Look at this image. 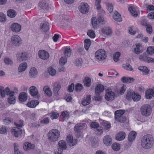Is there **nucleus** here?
<instances>
[{
	"instance_id": "1",
	"label": "nucleus",
	"mask_w": 154,
	"mask_h": 154,
	"mask_svg": "<svg viewBox=\"0 0 154 154\" xmlns=\"http://www.w3.org/2000/svg\"><path fill=\"white\" fill-rule=\"evenodd\" d=\"M140 143L141 146L144 149H150L154 145V138L151 134L145 135L141 137Z\"/></svg>"
},
{
	"instance_id": "2",
	"label": "nucleus",
	"mask_w": 154,
	"mask_h": 154,
	"mask_svg": "<svg viewBox=\"0 0 154 154\" xmlns=\"http://www.w3.org/2000/svg\"><path fill=\"white\" fill-rule=\"evenodd\" d=\"M48 140L51 142H54L58 140L60 136V132L57 129L50 130L48 134Z\"/></svg>"
},
{
	"instance_id": "3",
	"label": "nucleus",
	"mask_w": 154,
	"mask_h": 154,
	"mask_svg": "<svg viewBox=\"0 0 154 154\" xmlns=\"http://www.w3.org/2000/svg\"><path fill=\"white\" fill-rule=\"evenodd\" d=\"M152 112V108L149 105L144 104L140 107V112L141 114L145 117H148L150 115Z\"/></svg>"
},
{
	"instance_id": "4",
	"label": "nucleus",
	"mask_w": 154,
	"mask_h": 154,
	"mask_svg": "<svg viewBox=\"0 0 154 154\" xmlns=\"http://www.w3.org/2000/svg\"><path fill=\"white\" fill-rule=\"evenodd\" d=\"M95 55L96 59L99 60H104L106 57L105 51L102 49L97 50L95 53Z\"/></svg>"
},
{
	"instance_id": "5",
	"label": "nucleus",
	"mask_w": 154,
	"mask_h": 154,
	"mask_svg": "<svg viewBox=\"0 0 154 154\" xmlns=\"http://www.w3.org/2000/svg\"><path fill=\"white\" fill-rule=\"evenodd\" d=\"M11 40L12 44L16 47L20 46L22 43V40L20 37L17 35H13Z\"/></svg>"
},
{
	"instance_id": "6",
	"label": "nucleus",
	"mask_w": 154,
	"mask_h": 154,
	"mask_svg": "<svg viewBox=\"0 0 154 154\" xmlns=\"http://www.w3.org/2000/svg\"><path fill=\"white\" fill-rule=\"evenodd\" d=\"M115 97V93L110 89H107L106 90V94L105 98L107 101L113 100Z\"/></svg>"
},
{
	"instance_id": "7",
	"label": "nucleus",
	"mask_w": 154,
	"mask_h": 154,
	"mask_svg": "<svg viewBox=\"0 0 154 154\" xmlns=\"http://www.w3.org/2000/svg\"><path fill=\"white\" fill-rule=\"evenodd\" d=\"M139 58L140 60L148 63L154 62V59L151 57H148V54L146 52L139 56Z\"/></svg>"
},
{
	"instance_id": "8",
	"label": "nucleus",
	"mask_w": 154,
	"mask_h": 154,
	"mask_svg": "<svg viewBox=\"0 0 154 154\" xmlns=\"http://www.w3.org/2000/svg\"><path fill=\"white\" fill-rule=\"evenodd\" d=\"M79 11L83 14H86L88 12L89 7L88 5L86 3H82L78 7Z\"/></svg>"
},
{
	"instance_id": "9",
	"label": "nucleus",
	"mask_w": 154,
	"mask_h": 154,
	"mask_svg": "<svg viewBox=\"0 0 154 154\" xmlns=\"http://www.w3.org/2000/svg\"><path fill=\"white\" fill-rule=\"evenodd\" d=\"M86 125L84 123H79L76 124L74 127V131L79 134L81 132V130H85L86 128Z\"/></svg>"
},
{
	"instance_id": "10",
	"label": "nucleus",
	"mask_w": 154,
	"mask_h": 154,
	"mask_svg": "<svg viewBox=\"0 0 154 154\" xmlns=\"http://www.w3.org/2000/svg\"><path fill=\"white\" fill-rule=\"evenodd\" d=\"M28 54L26 52H21L18 53L16 55L17 60L21 62L26 60L28 57Z\"/></svg>"
},
{
	"instance_id": "11",
	"label": "nucleus",
	"mask_w": 154,
	"mask_h": 154,
	"mask_svg": "<svg viewBox=\"0 0 154 154\" xmlns=\"http://www.w3.org/2000/svg\"><path fill=\"white\" fill-rule=\"evenodd\" d=\"M67 141L68 144L71 146H72L75 145L77 142V140L76 139L73 140V137L72 135H69L67 136Z\"/></svg>"
},
{
	"instance_id": "12",
	"label": "nucleus",
	"mask_w": 154,
	"mask_h": 154,
	"mask_svg": "<svg viewBox=\"0 0 154 154\" xmlns=\"http://www.w3.org/2000/svg\"><path fill=\"white\" fill-rule=\"evenodd\" d=\"M38 55L40 58L43 60H46L48 58L49 55L46 51L41 50L39 51Z\"/></svg>"
},
{
	"instance_id": "13",
	"label": "nucleus",
	"mask_w": 154,
	"mask_h": 154,
	"mask_svg": "<svg viewBox=\"0 0 154 154\" xmlns=\"http://www.w3.org/2000/svg\"><path fill=\"white\" fill-rule=\"evenodd\" d=\"M103 141L104 144L106 146H109L112 143V138L109 135H106L104 137Z\"/></svg>"
},
{
	"instance_id": "14",
	"label": "nucleus",
	"mask_w": 154,
	"mask_h": 154,
	"mask_svg": "<svg viewBox=\"0 0 154 154\" xmlns=\"http://www.w3.org/2000/svg\"><path fill=\"white\" fill-rule=\"evenodd\" d=\"M145 97L146 99H149L154 97V88H149L146 91Z\"/></svg>"
},
{
	"instance_id": "15",
	"label": "nucleus",
	"mask_w": 154,
	"mask_h": 154,
	"mask_svg": "<svg viewBox=\"0 0 154 154\" xmlns=\"http://www.w3.org/2000/svg\"><path fill=\"white\" fill-rule=\"evenodd\" d=\"M49 23L46 21L42 22L40 25V29L44 32L47 31L49 29Z\"/></svg>"
},
{
	"instance_id": "16",
	"label": "nucleus",
	"mask_w": 154,
	"mask_h": 154,
	"mask_svg": "<svg viewBox=\"0 0 154 154\" xmlns=\"http://www.w3.org/2000/svg\"><path fill=\"white\" fill-rule=\"evenodd\" d=\"M11 28L12 31L16 32H20L21 29V26L19 24L14 23L11 25Z\"/></svg>"
},
{
	"instance_id": "17",
	"label": "nucleus",
	"mask_w": 154,
	"mask_h": 154,
	"mask_svg": "<svg viewBox=\"0 0 154 154\" xmlns=\"http://www.w3.org/2000/svg\"><path fill=\"white\" fill-rule=\"evenodd\" d=\"M12 134L16 137L20 136L22 133V130L18 128H13L11 130Z\"/></svg>"
},
{
	"instance_id": "18",
	"label": "nucleus",
	"mask_w": 154,
	"mask_h": 154,
	"mask_svg": "<svg viewBox=\"0 0 154 154\" xmlns=\"http://www.w3.org/2000/svg\"><path fill=\"white\" fill-rule=\"evenodd\" d=\"M29 93L34 97H36L38 96V91L36 88L34 86H32L29 88Z\"/></svg>"
},
{
	"instance_id": "19",
	"label": "nucleus",
	"mask_w": 154,
	"mask_h": 154,
	"mask_svg": "<svg viewBox=\"0 0 154 154\" xmlns=\"http://www.w3.org/2000/svg\"><path fill=\"white\" fill-rule=\"evenodd\" d=\"M23 148L25 150L28 151L32 150L34 149V144L28 142H25L23 144Z\"/></svg>"
},
{
	"instance_id": "20",
	"label": "nucleus",
	"mask_w": 154,
	"mask_h": 154,
	"mask_svg": "<svg viewBox=\"0 0 154 154\" xmlns=\"http://www.w3.org/2000/svg\"><path fill=\"white\" fill-rule=\"evenodd\" d=\"M39 7L40 8L45 11L48 10L49 8L48 4L45 1L40 2L39 3Z\"/></svg>"
},
{
	"instance_id": "21",
	"label": "nucleus",
	"mask_w": 154,
	"mask_h": 154,
	"mask_svg": "<svg viewBox=\"0 0 154 154\" xmlns=\"http://www.w3.org/2000/svg\"><path fill=\"white\" fill-rule=\"evenodd\" d=\"M134 51L135 53L139 54L143 51V48L141 45L138 44L136 45V47L134 48Z\"/></svg>"
},
{
	"instance_id": "22",
	"label": "nucleus",
	"mask_w": 154,
	"mask_h": 154,
	"mask_svg": "<svg viewBox=\"0 0 154 154\" xmlns=\"http://www.w3.org/2000/svg\"><path fill=\"white\" fill-rule=\"evenodd\" d=\"M101 31L102 33L107 35H111L112 33L111 28L110 27H105L102 29Z\"/></svg>"
},
{
	"instance_id": "23",
	"label": "nucleus",
	"mask_w": 154,
	"mask_h": 154,
	"mask_svg": "<svg viewBox=\"0 0 154 154\" xmlns=\"http://www.w3.org/2000/svg\"><path fill=\"white\" fill-rule=\"evenodd\" d=\"M125 111L124 110H119L115 111V118L116 120L119 119V117L122 116L125 113Z\"/></svg>"
},
{
	"instance_id": "24",
	"label": "nucleus",
	"mask_w": 154,
	"mask_h": 154,
	"mask_svg": "<svg viewBox=\"0 0 154 154\" xmlns=\"http://www.w3.org/2000/svg\"><path fill=\"white\" fill-rule=\"evenodd\" d=\"M134 79L133 78L124 76L121 79L122 81L124 83H129L134 82Z\"/></svg>"
},
{
	"instance_id": "25",
	"label": "nucleus",
	"mask_w": 154,
	"mask_h": 154,
	"mask_svg": "<svg viewBox=\"0 0 154 154\" xmlns=\"http://www.w3.org/2000/svg\"><path fill=\"white\" fill-rule=\"evenodd\" d=\"M27 99V95L25 92L20 93L19 95V99L20 101L24 102Z\"/></svg>"
},
{
	"instance_id": "26",
	"label": "nucleus",
	"mask_w": 154,
	"mask_h": 154,
	"mask_svg": "<svg viewBox=\"0 0 154 154\" xmlns=\"http://www.w3.org/2000/svg\"><path fill=\"white\" fill-rule=\"evenodd\" d=\"M125 137V134L123 132H120L118 133L116 137V139L118 141H121L124 140Z\"/></svg>"
},
{
	"instance_id": "27",
	"label": "nucleus",
	"mask_w": 154,
	"mask_h": 154,
	"mask_svg": "<svg viewBox=\"0 0 154 154\" xmlns=\"http://www.w3.org/2000/svg\"><path fill=\"white\" fill-rule=\"evenodd\" d=\"M37 70L34 67L31 68L29 72V75L31 78L35 77L37 76Z\"/></svg>"
},
{
	"instance_id": "28",
	"label": "nucleus",
	"mask_w": 154,
	"mask_h": 154,
	"mask_svg": "<svg viewBox=\"0 0 154 154\" xmlns=\"http://www.w3.org/2000/svg\"><path fill=\"white\" fill-rule=\"evenodd\" d=\"M27 66V63L26 62L22 63L19 65L18 67V71L20 72H24L26 69Z\"/></svg>"
},
{
	"instance_id": "29",
	"label": "nucleus",
	"mask_w": 154,
	"mask_h": 154,
	"mask_svg": "<svg viewBox=\"0 0 154 154\" xmlns=\"http://www.w3.org/2000/svg\"><path fill=\"white\" fill-rule=\"evenodd\" d=\"M137 135L136 133L134 131L130 132L128 136V140L129 142H131L134 140Z\"/></svg>"
},
{
	"instance_id": "30",
	"label": "nucleus",
	"mask_w": 154,
	"mask_h": 154,
	"mask_svg": "<svg viewBox=\"0 0 154 154\" xmlns=\"http://www.w3.org/2000/svg\"><path fill=\"white\" fill-rule=\"evenodd\" d=\"M39 103V102L37 100H32L28 102L27 103V106L30 108H34Z\"/></svg>"
},
{
	"instance_id": "31",
	"label": "nucleus",
	"mask_w": 154,
	"mask_h": 154,
	"mask_svg": "<svg viewBox=\"0 0 154 154\" xmlns=\"http://www.w3.org/2000/svg\"><path fill=\"white\" fill-rule=\"evenodd\" d=\"M113 18L116 21L119 22H121L122 20L121 15L116 11L114 13Z\"/></svg>"
},
{
	"instance_id": "32",
	"label": "nucleus",
	"mask_w": 154,
	"mask_h": 154,
	"mask_svg": "<svg viewBox=\"0 0 154 154\" xmlns=\"http://www.w3.org/2000/svg\"><path fill=\"white\" fill-rule=\"evenodd\" d=\"M104 90V86L102 85L99 84L98 85L95 89V93L97 94L103 92Z\"/></svg>"
},
{
	"instance_id": "33",
	"label": "nucleus",
	"mask_w": 154,
	"mask_h": 154,
	"mask_svg": "<svg viewBox=\"0 0 154 154\" xmlns=\"http://www.w3.org/2000/svg\"><path fill=\"white\" fill-rule=\"evenodd\" d=\"M7 15L11 18L15 17L17 15L15 11L13 9H10L8 10L7 12Z\"/></svg>"
},
{
	"instance_id": "34",
	"label": "nucleus",
	"mask_w": 154,
	"mask_h": 154,
	"mask_svg": "<svg viewBox=\"0 0 154 154\" xmlns=\"http://www.w3.org/2000/svg\"><path fill=\"white\" fill-rule=\"evenodd\" d=\"M138 69L143 72V75H147L149 74V72L147 67L145 66H140L138 68Z\"/></svg>"
},
{
	"instance_id": "35",
	"label": "nucleus",
	"mask_w": 154,
	"mask_h": 154,
	"mask_svg": "<svg viewBox=\"0 0 154 154\" xmlns=\"http://www.w3.org/2000/svg\"><path fill=\"white\" fill-rule=\"evenodd\" d=\"M91 96L89 95L87 96L86 99H85L82 102V105L86 106L89 104L91 102Z\"/></svg>"
},
{
	"instance_id": "36",
	"label": "nucleus",
	"mask_w": 154,
	"mask_h": 154,
	"mask_svg": "<svg viewBox=\"0 0 154 154\" xmlns=\"http://www.w3.org/2000/svg\"><path fill=\"white\" fill-rule=\"evenodd\" d=\"M43 91L45 94L48 97H50L52 95V92L48 86H45L43 88Z\"/></svg>"
},
{
	"instance_id": "37",
	"label": "nucleus",
	"mask_w": 154,
	"mask_h": 154,
	"mask_svg": "<svg viewBox=\"0 0 154 154\" xmlns=\"http://www.w3.org/2000/svg\"><path fill=\"white\" fill-rule=\"evenodd\" d=\"M101 123L104 127V128L106 130L109 129L111 127L110 123L106 121L102 120Z\"/></svg>"
},
{
	"instance_id": "38",
	"label": "nucleus",
	"mask_w": 154,
	"mask_h": 154,
	"mask_svg": "<svg viewBox=\"0 0 154 154\" xmlns=\"http://www.w3.org/2000/svg\"><path fill=\"white\" fill-rule=\"evenodd\" d=\"M83 82L85 86L89 87L91 85V79L89 77H86L84 79Z\"/></svg>"
},
{
	"instance_id": "39",
	"label": "nucleus",
	"mask_w": 154,
	"mask_h": 154,
	"mask_svg": "<svg viewBox=\"0 0 154 154\" xmlns=\"http://www.w3.org/2000/svg\"><path fill=\"white\" fill-rule=\"evenodd\" d=\"M134 93V92H133L131 90L128 91L126 94L127 99L129 101L131 100H132Z\"/></svg>"
},
{
	"instance_id": "40",
	"label": "nucleus",
	"mask_w": 154,
	"mask_h": 154,
	"mask_svg": "<svg viewBox=\"0 0 154 154\" xmlns=\"http://www.w3.org/2000/svg\"><path fill=\"white\" fill-rule=\"evenodd\" d=\"M128 10L133 16L136 17L138 14L137 12L136 11L135 9L133 7H130L128 8Z\"/></svg>"
},
{
	"instance_id": "41",
	"label": "nucleus",
	"mask_w": 154,
	"mask_h": 154,
	"mask_svg": "<svg viewBox=\"0 0 154 154\" xmlns=\"http://www.w3.org/2000/svg\"><path fill=\"white\" fill-rule=\"evenodd\" d=\"M8 102L10 104H14L15 102V97L14 94L11 95L9 96L8 98Z\"/></svg>"
},
{
	"instance_id": "42",
	"label": "nucleus",
	"mask_w": 154,
	"mask_h": 154,
	"mask_svg": "<svg viewBox=\"0 0 154 154\" xmlns=\"http://www.w3.org/2000/svg\"><path fill=\"white\" fill-rule=\"evenodd\" d=\"M91 23L94 29H96L98 27V24L96 17H93L92 18Z\"/></svg>"
},
{
	"instance_id": "43",
	"label": "nucleus",
	"mask_w": 154,
	"mask_h": 154,
	"mask_svg": "<svg viewBox=\"0 0 154 154\" xmlns=\"http://www.w3.org/2000/svg\"><path fill=\"white\" fill-rule=\"evenodd\" d=\"M85 43V48L87 50H88L91 45V42L90 39H86L84 40Z\"/></svg>"
},
{
	"instance_id": "44",
	"label": "nucleus",
	"mask_w": 154,
	"mask_h": 154,
	"mask_svg": "<svg viewBox=\"0 0 154 154\" xmlns=\"http://www.w3.org/2000/svg\"><path fill=\"white\" fill-rule=\"evenodd\" d=\"M61 87V86L60 84H57L56 86L54 87L53 91L56 96L58 95V92Z\"/></svg>"
},
{
	"instance_id": "45",
	"label": "nucleus",
	"mask_w": 154,
	"mask_h": 154,
	"mask_svg": "<svg viewBox=\"0 0 154 154\" xmlns=\"http://www.w3.org/2000/svg\"><path fill=\"white\" fill-rule=\"evenodd\" d=\"M112 149L115 151H118L120 149V145L117 143H115L112 145Z\"/></svg>"
},
{
	"instance_id": "46",
	"label": "nucleus",
	"mask_w": 154,
	"mask_h": 154,
	"mask_svg": "<svg viewBox=\"0 0 154 154\" xmlns=\"http://www.w3.org/2000/svg\"><path fill=\"white\" fill-rule=\"evenodd\" d=\"M140 99V96L139 94H136L134 92L132 98V100L134 101H138Z\"/></svg>"
},
{
	"instance_id": "47",
	"label": "nucleus",
	"mask_w": 154,
	"mask_h": 154,
	"mask_svg": "<svg viewBox=\"0 0 154 154\" xmlns=\"http://www.w3.org/2000/svg\"><path fill=\"white\" fill-rule=\"evenodd\" d=\"M48 72L51 76L54 75L56 72V70L52 67H50L48 69Z\"/></svg>"
},
{
	"instance_id": "48",
	"label": "nucleus",
	"mask_w": 154,
	"mask_h": 154,
	"mask_svg": "<svg viewBox=\"0 0 154 154\" xmlns=\"http://www.w3.org/2000/svg\"><path fill=\"white\" fill-rule=\"evenodd\" d=\"M6 20V17L4 14L0 12V22H5Z\"/></svg>"
},
{
	"instance_id": "49",
	"label": "nucleus",
	"mask_w": 154,
	"mask_h": 154,
	"mask_svg": "<svg viewBox=\"0 0 154 154\" xmlns=\"http://www.w3.org/2000/svg\"><path fill=\"white\" fill-rule=\"evenodd\" d=\"M50 115L51 119L53 120L57 119L59 116V114L55 112H52L50 114Z\"/></svg>"
},
{
	"instance_id": "50",
	"label": "nucleus",
	"mask_w": 154,
	"mask_h": 154,
	"mask_svg": "<svg viewBox=\"0 0 154 154\" xmlns=\"http://www.w3.org/2000/svg\"><path fill=\"white\" fill-rule=\"evenodd\" d=\"M75 63L76 66L79 67L81 66L82 63V61L81 58L77 59L75 62Z\"/></svg>"
},
{
	"instance_id": "51",
	"label": "nucleus",
	"mask_w": 154,
	"mask_h": 154,
	"mask_svg": "<svg viewBox=\"0 0 154 154\" xmlns=\"http://www.w3.org/2000/svg\"><path fill=\"white\" fill-rule=\"evenodd\" d=\"M120 53L119 52H116L113 55V60L117 62L119 60V57L120 56Z\"/></svg>"
},
{
	"instance_id": "52",
	"label": "nucleus",
	"mask_w": 154,
	"mask_h": 154,
	"mask_svg": "<svg viewBox=\"0 0 154 154\" xmlns=\"http://www.w3.org/2000/svg\"><path fill=\"white\" fill-rule=\"evenodd\" d=\"M4 124L8 125L13 122V119L11 118H6L3 120Z\"/></svg>"
},
{
	"instance_id": "53",
	"label": "nucleus",
	"mask_w": 154,
	"mask_h": 154,
	"mask_svg": "<svg viewBox=\"0 0 154 154\" xmlns=\"http://www.w3.org/2000/svg\"><path fill=\"white\" fill-rule=\"evenodd\" d=\"M147 53L150 55L154 54V47H149L147 48L146 50Z\"/></svg>"
},
{
	"instance_id": "54",
	"label": "nucleus",
	"mask_w": 154,
	"mask_h": 154,
	"mask_svg": "<svg viewBox=\"0 0 154 154\" xmlns=\"http://www.w3.org/2000/svg\"><path fill=\"white\" fill-rule=\"evenodd\" d=\"M97 21L99 23L103 24L105 23L106 20L102 17L100 16L98 18Z\"/></svg>"
},
{
	"instance_id": "55",
	"label": "nucleus",
	"mask_w": 154,
	"mask_h": 154,
	"mask_svg": "<svg viewBox=\"0 0 154 154\" xmlns=\"http://www.w3.org/2000/svg\"><path fill=\"white\" fill-rule=\"evenodd\" d=\"M67 59L66 57H62L60 60L59 63L61 66L64 65L67 62Z\"/></svg>"
},
{
	"instance_id": "56",
	"label": "nucleus",
	"mask_w": 154,
	"mask_h": 154,
	"mask_svg": "<svg viewBox=\"0 0 154 154\" xmlns=\"http://www.w3.org/2000/svg\"><path fill=\"white\" fill-rule=\"evenodd\" d=\"M87 35L91 38H94L95 36L94 32L92 30H89L87 32Z\"/></svg>"
},
{
	"instance_id": "57",
	"label": "nucleus",
	"mask_w": 154,
	"mask_h": 154,
	"mask_svg": "<svg viewBox=\"0 0 154 154\" xmlns=\"http://www.w3.org/2000/svg\"><path fill=\"white\" fill-rule=\"evenodd\" d=\"M126 118L125 116H122L121 117H119L116 121L120 122L121 123H123L126 121Z\"/></svg>"
},
{
	"instance_id": "58",
	"label": "nucleus",
	"mask_w": 154,
	"mask_h": 154,
	"mask_svg": "<svg viewBox=\"0 0 154 154\" xmlns=\"http://www.w3.org/2000/svg\"><path fill=\"white\" fill-rule=\"evenodd\" d=\"M71 49L70 48H66L64 52V54L65 56L69 57L71 55Z\"/></svg>"
},
{
	"instance_id": "59",
	"label": "nucleus",
	"mask_w": 154,
	"mask_h": 154,
	"mask_svg": "<svg viewBox=\"0 0 154 154\" xmlns=\"http://www.w3.org/2000/svg\"><path fill=\"white\" fill-rule=\"evenodd\" d=\"M75 89L77 92L80 91L82 89V85L80 84H78L75 86Z\"/></svg>"
},
{
	"instance_id": "60",
	"label": "nucleus",
	"mask_w": 154,
	"mask_h": 154,
	"mask_svg": "<svg viewBox=\"0 0 154 154\" xmlns=\"http://www.w3.org/2000/svg\"><path fill=\"white\" fill-rule=\"evenodd\" d=\"M4 62L7 65H11L13 63V62L10 58H5L4 59Z\"/></svg>"
},
{
	"instance_id": "61",
	"label": "nucleus",
	"mask_w": 154,
	"mask_h": 154,
	"mask_svg": "<svg viewBox=\"0 0 154 154\" xmlns=\"http://www.w3.org/2000/svg\"><path fill=\"white\" fill-rule=\"evenodd\" d=\"M50 119L48 117H46L43 120L40 121L41 124H47L49 122Z\"/></svg>"
},
{
	"instance_id": "62",
	"label": "nucleus",
	"mask_w": 154,
	"mask_h": 154,
	"mask_svg": "<svg viewBox=\"0 0 154 154\" xmlns=\"http://www.w3.org/2000/svg\"><path fill=\"white\" fill-rule=\"evenodd\" d=\"M101 2V0H96L95 1V6L97 9L98 10L100 9L101 8V6L100 3Z\"/></svg>"
},
{
	"instance_id": "63",
	"label": "nucleus",
	"mask_w": 154,
	"mask_h": 154,
	"mask_svg": "<svg viewBox=\"0 0 154 154\" xmlns=\"http://www.w3.org/2000/svg\"><path fill=\"white\" fill-rule=\"evenodd\" d=\"M123 67L125 69L127 70L131 71L132 70V66L129 64L127 63L123 65Z\"/></svg>"
},
{
	"instance_id": "64",
	"label": "nucleus",
	"mask_w": 154,
	"mask_h": 154,
	"mask_svg": "<svg viewBox=\"0 0 154 154\" xmlns=\"http://www.w3.org/2000/svg\"><path fill=\"white\" fill-rule=\"evenodd\" d=\"M108 11L110 13H111L113 10V6L111 4L108 3L106 5Z\"/></svg>"
}]
</instances>
